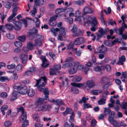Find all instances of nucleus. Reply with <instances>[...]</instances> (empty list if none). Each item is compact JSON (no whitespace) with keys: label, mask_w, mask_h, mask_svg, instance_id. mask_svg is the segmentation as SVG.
I'll return each mask as SVG.
<instances>
[{"label":"nucleus","mask_w":127,"mask_h":127,"mask_svg":"<svg viewBox=\"0 0 127 127\" xmlns=\"http://www.w3.org/2000/svg\"><path fill=\"white\" fill-rule=\"evenodd\" d=\"M91 25L92 26H95L97 24L96 20L95 17H94L92 21Z\"/></svg>","instance_id":"nucleus-40"},{"label":"nucleus","mask_w":127,"mask_h":127,"mask_svg":"<svg viewBox=\"0 0 127 127\" xmlns=\"http://www.w3.org/2000/svg\"><path fill=\"white\" fill-rule=\"evenodd\" d=\"M121 108L122 109L127 110V103L125 102L123 103L121 105Z\"/></svg>","instance_id":"nucleus-44"},{"label":"nucleus","mask_w":127,"mask_h":127,"mask_svg":"<svg viewBox=\"0 0 127 127\" xmlns=\"http://www.w3.org/2000/svg\"><path fill=\"white\" fill-rule=\"evenodd\" d=\"M15 46L18 48L21 47L22 45V44L21 42L19 41H16L14 42Z\"/></svg>","instance_id":"nucleus-35"},{"label":"nucleus","mask_w":127,"mask_h":127,"mask_svg":"<svg viewBox=\"0 0 127 127\" xmlns=\"http://www.w3.org/2000/svg\"><path fill=\"white\" fill-rule=\"evenodd\" d=\"M82 77L80 76H77L74 78L72 81L74 82H78L80 81L82 79Z\"/></svg>","instance_id":"nucleus-28"},{"label":"nucleus","mask_w":127,"mask_h":127,"mask_svg":"<svg viewBox=\"0 0 127 127\" xmlns=\"http://www.w3.org/2000/svg\"><path fill=\"white\" fill-rule=\"evenodd\" d=\"M16 65L14 64H9L7 65V68L10 69H13L15 67Z\"/></svg>","instance_id":"nucleus-52"},{"label":"nucleus","mask_w":127,"mask_h":127,"mask_svg":"<svg viewBox=\"0 0 127 127\" xmlns=\"http://www.w3.org/2000/svg\"><path fill=\"white\" fill-rule=\"evenodd\" d=\"M84 11L85 12L83 14V16L87 14L92 13L93 12L91 9L88 7H84Z\"/></svg>","instance_id":"nucleus-13"},{"label":"nucleus","mask_w":127,"mask_h":127,"mask_svg":"<svg viewBox=\"0 0 127 127\" xmlns=\"http://www.w3.org/2000/svg\"><path fill=\"white\" fill-rule=\"evenodd\" d=\"M71 91L73 93L75 94H77L79 92L78 89L74 87H72L71 89Z\"/></svg>","instance_id":"nucleus-45"},{"label":"nucleus","mask_w":127,"mask_h":127,"mask_svg":"<svg viewBox=\"0 0 127 127\" xmlns=\"http://www.w3.org/2000/svg\"><path fill=\"white\" fill-rule=\"evenodd\" d=\"M14 88L15 89L17 90L18 93L22 95H25L28 93V89L26 86H14Z\"/></svg>","instance_id":"nucleus-6"},{"label":"nucleus","mask_w":127,"mask_h":127,"mask_svg":"<svg viewBox=\"0 0 127 127\" xmlns=\"http://www.w3.org/2000/svg\"><path fill=\"white\" fill-rule=\"evenodd\" d=\"M73 113V112L71 109L67 107L65 111L63 112L62 113L63 115L65 116L68 114H71Z\"/></svg>","instance_id":"nucleus-17"},{"label":"nucleus","mask_w":127,"mask_h":127,"mask_svg":"<svg viewBox=\"0 0 127 127\" xmlns=\"http://www.w3.org/2000/svg\"><path fill=\"white\" fill-rule=\"evenodd\" d=\"M26 36L23 35L19 37H18V39L22 42H24L26 40Z\"/></svg>","instance_id":"nucleus-41"},{"label":"nucleus","mask_w":127,"mask_h":127,"mask_svg":"<svg viewBox=\"0 0 127 127\" xmlns=\"http://www.w3.org/2000/svg\"><path fill=\"white\" fill-rule=\"evenodd\" d=\"M32 117L35 121L38 122H39L40 121V120L39 118V117L36 114L33 115L32 116Z\"/></svg>","instance_id":"nucleus-55"},{"label":"nucleus","mask_w":127,"mask_h":127,"mask_svg":"<svg viewBox=\"0 0 127 127\" xmlns=\"http://www.w3.org/2000/svg\"><path fill=\"white\" fill-rule=\"evenodd\" d=\"M47 78L45 76L41 77L38 80H36L37 83L35 87L38 85L37 89L41 88L44 87L45 85L46 84Z\"/></svg>","instance_id":"nucleus-3"},{"label":"nucleus","mask_w":127,"mask_h":127,"mask_svg":"<svg viewBox=\"0 0 127 127\" xmlns=\"http://www.w3.org/2000/svg\"><path fill=\"white\" fill-rule=\"evenodd\" d=\"M84 108V109H85V108H92V106L89 103H84L83 104Z\"/></svg>","instance_id":"nucleus-49"},{"label":"nucleus","mask_w":127,"mask_h":127,"mask_svg":"<svg viewBox=\"0 0 127 127\" xmlns=\"http://www.w3.org/2000/svg\"><path fill=\"white\" fill-rule=\"evenodd\" d=\"M72 86L76 87L79 88L83 86V84L81 83H71Z\"/></svg>","instance_id":"nucleus-24"},{"label":"nucleus","mask_w":127,"mask_h":127,"mask_svg":"<svg viewBox=\"0 0 127 127\" xmlns=\"http://www.w3.org/2000/svg\"><path fill=\"white\" fill-rule=\"evenodd\" d=\"M37 32V29H32L30 30L27 33V36L31 39H33L34 38H38L35 40L34 44L37 47H40L42 45V42L41 39L43 37L42 35H39L38 34H36Z\"/></svg>","instance_id":"nucleus-1"},{"label":"nucleus","mask_w":127,"mask_h":127,"mask_svg":"<svg viewBox=\"0 0 127 127\" xmlns=\"http://www.w3.org/2000/svg\"><path fill=\"white\" fill-rule=\"evenodd\" d=\"M64 10L62 8H61L57 9L55 11V13H56L58 14L64 11Z\"/></svg>","instance_id":"nucleus-51"},{"label":"nucleus","mask_w":127,"mask_h":127,"mask_svg":"<svg viewBox=\"0 0 127 127\" xmlns=\"http://www.w3.org/2000/svg\"><path fill=\"white\" fill-rule=\"evenodd\" d=\"M8 106L7 105H4L2 106L0 108V110L3 115H4L5 113L4 111L7 108Z\"/></svg>","instance_id":"nucleus-32"},{"label":"nucleus","mask_w":127,"mask_h":127,"mask_svg":"<svg viewBox=\"0 0 127 127\" xmlns=\"http://www.w3.org/2000/svg\"><path fill=\"white\" fill-rule=\"evenodd\" d=\"M36 21L35 22V24L37 27L39 28V27L40 22L39 20L37 18H36Z\"/></svg>","instance_id":"nucleus-63"},{"label":"nucleus","mask_w":127,"mask_h":127,"mask_svg":"<svg viewBox=\"0 0 127 127\" xmlns=\"http://www.w3.org/2000/svg\"><path fill=\"white\" fill-rule=\"evenodd\" d=\"M86 86L84 87V89L87 90H90V89L93 88L95 85L94 82L91 80L87 81L86 82Z\"/></svg>","instance_id":"nucleus-9"},{"label":"nucleus","mask_w":127,"mask_h":127,"mask_svg":"<svg viewBox=\"0 0 127 127\" xmlns=\"http://www.w3.org/2000/svg\"><path fill=\"white\" fill-rule=\"evenodd\" d=\"M104 113L105 115H108L111 112V111L109 108H104Z\"/></svg>","instance_id":"nucleus-33"},{"label":"nucleus","mask_w":127,"mask_h":127,"mask_svg":"<svg viewBox=\"0 0 127 127\" xmlns=\"http://www.w3.org/2000/svg\"><path fill=\"white\" fill-rule=\"evenodd\" d=\"M111 124L114 126L115 127H117L119 126L118 122L116 121H113Z\"/></svg>","instance_id":"nucleus-60"},{"label":"nucleus","mask_w":127,"mask_h":127,"mask_svg":"<svg viewBox=\"0 0 127 127\" xmlns=\"http://www.w3.org/2000/svg\"><path fill=\"white\" fill-rule=\"evenodd\" d=\"M127 27V25L125 24L124 21H123L122 24V26L120 28V30L122 32L124 31L125 28Z\"/></svg>","instance_id":"nucleus-37"},{"label":"nucleus","mask_w":127,"mask_h":127,"mask_svg":"<svg viewBox=\"0 0 127 127\" xmlns=\"http://www.w3.org/2000/svg\"><path fill=\"white\" fill-rule=\"evenodd\" d=\"M6 36L7 38L10 39H13L14 37V35L11 34L10 33H7L6 34Z\"/></svg>","instance_id":"nucleus-47"},{"label":"nucleus","mask_w":127,"mask_h":127,"mask_svg":"<svg viewBox=\"0 0 127 127\" xmlns=\"http://www.w3.org/2000/svg\"><path fill=\"white\" fill-rule=\"evenodd\" d=\"M71 126L70 125H69L67 122H65L64 125V127H74V125L73 123H71Z\"/></svg>","instance_id":"nucleus-53"},{"label":"nucleus","mask_w":127,"mask_h":127,"mask_svg":"<svg viewBox=\"0 0 127 127\" xmlns=\"http://www.w3.org/2000/svg\"><path fill=\"white\" fill-rule=\"evenodd\" d=\"M17 5L18 4L16 3H15L12 5V6L13 7L12 13L7 19V20L9 22L12 21L13 20V18L17 15V12L18 9Z\"/></svg>","instance_id":"nucleus-5"},{"label":"nucleus","mask_w":127,"mask_h":127,"mask_svg":"<svg viewBox=\"0 0 127 127\" xmlns=\"http://www.w3.org/2000/svg\"><path fill=\"white\" fill-rule=\"evenodd\" d=\"M71 31L72 32L74 33L72 34V36L74 37H77L83 35L82 31L80 29L78 30L77 25L75 24H73Z\"/></svg>","instance_id":"nucleus-4"},{"label":"nucleus","mask_w":127,"mask_h":127,"mask_svg":"<svg viewBox=\"0 0 127 127\" xmlns=\"http://www.w3.org/2000/svg\"><path fill=\"white\" fill-rule=\"evenodd\" d=\"M59 32L60 34H62L64 36H65L66 35L65 29L63 27H61L59 29Z\"/></svg>","instance_id":"nucleus-22"},{"label":"nucleus","mask_w":127,"mask_h":127,"mask_svg":"<svg viewBox=\"0 0 127 127\" xmlns=\"http://www.w3.org/2000/svg\"><path fill=\"white\" fill-rule=\"evenodd\" d=\"M84 2V0H78L77 1H74L73 3L75 4H77L78 5H82Z\"/></svg>","instance_id":"nucleus-30"},{"label":"nucleus","mask_w":127,"mask_h":127,"mask_svg":"<svg viewBox=\"0 0 127 127\" xmlns=\"http://www.w3.org/2000/svg\"><path fill=\"white\" fill-rule=\"evenodd\" d=\"M34 2L35 5H34L40 6L43 4L44 1V0H34Z\"/></svg>","instance_id":"nucleus-14"},{"label":"nucleus","mask_w":127,"mask_h":127,"mask_svg":"<svg viewBox=\"0 0 127 127\" xmlns=\"http://www.w3.org/2000/svg\"><path fill=\"white\" fill-rule=\"evenodd\" d=\"M28 95L30 97H32L35 94V92L32 89H30L28 92Z\"/></svg>","instance_id":"nucleus-19"},{"label":"nucleus","mask_w":127,"mask_h":127,"mask_svg":"<svg viewBox=\"0 0 127 127\" xmlns=\"http://www.w3.org/2000/svg\"><path fill=\"white\" fill-rule=\"evenodd\" d=\"M74 114L73 113H72L71 115L70 116V119L69 120V122L71 123H72L74 120Z\"/></svg>","instance_id":"nucleus-56"},{"label":"nucleus","mask_w":127,"mask_h":127,"mask_svg":"<svg viewBox=\"0 0 127 127\" xmlns=\"http://www.w3.org/2000/svg\"><path fill=\"white\" fill-rule=\"evenodd\" d=\"M49 25L52 26H55L57 25V22L56 21L50 20L49 22Z\"/></svg>","instance_id":"nucleus-42"},{"label":"nucleus","mask_w":127,"mask_h":127,"mask_svg":"<svg viewBox=\"0 0 127 127\" xmlns=\"http://www.w3.org/2000/svg\"><path fill=\"white\" fill-rule=\"evenodd\" d=\"M22 63L23 64H26L28 61V56L27 54L22 53L20 56Z\"/></svg>","instance_id":"nucleus-10"},{"label":"nucleus","mask_w":127,"mask_h":127,"mask_svg":"<svg viewBox=\"0 0 127 127\" xmlns=\"http://www.w3.org/2000/svg\"><path fill=\"white\" fill-rule=\"evenodd\" d=\"M34 46H35L34 44H33L31 42H29L27 45V46L29 49L31 50H32L34 49Z\"/></svg>","instance_id":"nucleus-36"},{"label":"nucleus","mask_w":127,"mask_h":127,"mask_svg":"<svg viewBox=\"0 0 127 127\" xmlns=\"http://www.w3.org/2000/svg\"><path fill=\"white\" fill-rule=\"evenodd\" d=\"M105 68L108 71H110L111 69V67L109 64H107L105 67Z\"/></svg>","instance_id":"nucleus-62"},{"label":"nucleus","mask_w":127,"mask_h":127,"mask_svg":"<svg viewBox=\"0 0 127 127\" xmlns=\"http://www.w3.org/2000/svg\"><path fill=\"white\" fill-rule=\"evenodd\" d=\"M73 64V62L70 63H66L64 64L62 66V68H67L72 65Z\"/></svg>","instance_id":"nucleus-34"},{"label":"nucleus","mask_w":127,"mask_h":127,"mask_svg":"<svg viewBox=\"0 0 127 127\" xmlns=\"http://www.w3.org/2000/svg\"><path fill=\"white\" fill-rule=\"evenodd\" d=\"M106 100L103 98H102L98 101V104L99 105L104 104L105 103Z\"/></svg>","instance_id":"nucleus-29"},{"label":"nucleus","mask_w":127,"mask_h":127,"mask_svg":"<svg viewBox=\"0 0 127 127\" xmlns=\"http://www.w3.org/2000/svg\"><path fill=\"white\" fill-rule=\"evenodd\" d=\"M80 11H77L75 13V15L76 17H77V18H76L75 19V21L76 20H79V21H80V20H79L78 19L80 18V19L81 18H83V19H85L82 16H80Z\"/></svg>","instance_id":"nucleus-23"},{"label":"nucleus","mask_w":127,"mask_h":127,"mask_svg":"<svg viewBox=\"0 0 127 127\" xmlns=\"http://www.w3.org/2000/svg\"><path fill=\"white\" fill-rule=\"evenodd\" d=\"M99 32L101 34L103 35L106 34L107 31L105 29H103L102 28H101L100 30L99 31Z\"/></svg>","instance_id":"nucleus-46"},{"label":"nucleus","mask_w":127,"mask_h":127,"mask_svg":"<svg viewBox=\"0 0 127 127\" xmlns=\"http://www.w3.org/2000/svg\"><path fill=\"white\" fill-rule=\"evenodd\" d=\"M2 2H4L3 4L4 5L6 8L9 9L10 8L11 5V4L10 2L7 1H6L4 2L3 1Z\"/></svg>","instance_id":"nucleus-27"},{"label":"nucleus","mask_w":127,"mask_h":127,"mask_svg":"<svg viewBox=\"0 0 127 127\" xmlns=\"http://www.w3.org/2000/svg\"><path fill=\"white\" fill-rule=\"evenodd\" d=\"M22 65L21 64H19L18 65H17L15 70L18 72H19L22 71Z\"/></svg>","instance_id":"nucleus-26"},{"label":"nucleus","mask_w":127,"mask_h":127,"mask_svg":"<svg viewBox=\"0 0 127 127\" xmlns=\"http://www.w3.org/2000/svg\"><path fill=\"white\" fill-rule=\"evenodd\" d=\"M9 80L7 76H0V81L1 82H3L6 80L9 81Z\"/></svg>","instance_id":"nucleus-31"},{"label":"nucleus","mask_w":127,"mask_h":127,"mask_svg":"<svg viewBox=\"0 0 127 127\" xmlns=\"http://www.w3.org/2000/svg\"><path fill=\"white\" fill-rule=\"evenodd\" d=\"M17 109V113H18L20 111H21L22 113L20 117V121L23 122V121L26 120L22 124L21 127H25L29 125L28 121L26 120L27 118L26 113L24 112V109L23 107H20Z\"/></svg>","instance_id":"nucleus-2"},{"label":"nucleus","mask_w":127,"mask_h":127,"mask_svg":"<svg viewBox=\"0 0 127 127\" xmlns=\"http://www.w3.org/2000/svg\"><path fill=\"white\" fill-rule=\"evenodd\" d=\"M36 107L35 109L37 111L43 110V105H35Z\"/></svg>","instance_id":"nucleus-21"},{"label":"nucleus","mask_w":127,"mask_h":127,"mask_svg":"<svg viewBox=\"0 0 127 127\" xmlns=\"http://www.w3.org/2000/svg\"><path fill=\"white\" fill-rule=\"evenodd\" d=\"M97 122L95 120H93L91 122V127H95L96 126Z\"/></svg>","instance_id":"nucleus-50"},{"label":"nucleus","mask_w":127,"mask_h":127,"mask_svg":"<svg viewBox=\"0 0 127 127\" xmlns=\"http://www.w3.org/2000/svg\"><path fill=\"white\" fill-rule=\"evenodd\" d=\"M87 21L85 22V24H90L93 19L92 18L89 16H86Z\"/></svg>","instance_id":"nucleus-25"},{"label":"nucleus","mask_w":127,"mask_h":127,"mask_svg":"<svg viewBox=\"0 0 127 127\" xmlns=\"http://www.w3.org/2000/svg\"><path fill=\"white\" fill-rule=\"evenodd\" d=\"M37 7L36 5L34 6L33 10L31 11L33 16H35V14L37 11Z\"/></svg>","instance_id":"nucleus-38"},{"label":"nucleus","mask_w":127,"mask_h":127,"mask_svg":"<svg viewBox=\"0 0 127 127\" xmlns=\"http://www.w3.org/2000/svg\"><path fill=\"white\" fill-rule=\"evenodd\" d=\"M51 31L53 33V35L55 36H56L58 34L57 32L59 31V28H56L55 29L53 27L51 28Z\"/></svg>","instance_id":"nucleus-20"},{"label":"nucleus","mask_w":127,"mask_h":127,"mask_svg":"<svg viewBox=\"0 0 127 127\" xmlns=\"http://www.w3.org/2000/svg\"><path fill=\"white\" fill-rule=\"evenodd\" d=\"M43 110H48L51 107L50 105L48 104L43 105Z\"/></svg>","instance_id":"nucleus-48"},{"label":"nucleus","mask_w":127,"mask_h":127,"mask_svg":"<svg viewBox=\"0 0 127 127\" xmlns=\"http://www.w3.org/2000/svg\"><path fill=\"white\" fill-rule=\"evenodd\" d=\"M53 68L55 70H59L61 68V66L59 64L54 65L53 66Z\"/></svg>","instance_id":"nucleus-43"},{"label":"nucleus","mask_w":127,"mask_h":127,"mask_svg":"<svg viewBox=\"0 0 127 127\" xmlns=\"http://www.w3.org/2000/svg\"><path fill=\"white\" fill-rule=\"evenodd\" d=\"M18 91H14L13 92L12 95L10 98V101H12L17 98V95L18 94Z\"/></svg>","instance_id":"nucleus-15"},{"label":"nucleus","mask_w":127,"mask_h":127,"mask_svg":"<svg viewBox=\"0 0 127 127\" xmlns=\"http://www.w3.org/2000/svg\"><path fill=\"white\" fill-rule=\"evenodd\" d=\"M84 41V39L80 37L76 38L74 40V44L75 45H79L82 43Z\"/></svg>","instance_id":"nucleus-11"},{"label":"nucleus","mask_w":127,"mask_h":127,"mask_svg":"<svg viewBox=\"0 0 127 127\" xmlns=\"http://www.w3.org/2000/svg\"><path fill=\"white\" fill-rule=\"evenodd\" d=\"M74 46L73 44L71 43H70L67 46V49L70 50L72 49Z\"/></svg>","instance_id":"nucleus-54"},{"label":"nucleus","mask_w":127,"mask_h":127,"mask_svg":"<svg viewBox=\"0 0 127 127\" xmlns=\"http://www.w3.org/2000/svg\"><path fill=\"white\" fill-rule=\"evenodd\" d=\"M102 67H103L102 66L100 67L97 66L94 67V69L96 71H101L102 69Z\"/></svg>","instance_id":"nucleus-57"},{"label":"nucleus","mask_w":127,"mask_h":127,"mask_svg":"<svg viewBox=\"0 0 127 127\" xmlns=\"http://www.w3.org/2000/svg\"><path fill=\"white\" fill-rule=\"evenodd\" d=\"M44 99L42 98H38L35 102V105H42L44 101Z\"/></svg>","instance_id":"nucleus-18"},{"label":"nucleus","mask_w":127,"mask_h":127,"mask_svg":"<svg viewBox=\"0 0 127 127\" xmlns=\"http://www.w3.org/2000/svg\"><path fill=\"white\" fill-rule=\"evenodd\" d=\"M88 98H86L85 97H83L82 99H80L79 101V102L80 103H81L83 102L84 103H85L86 102V100H88Z\"/></svg>","instance_id":"nucleus-39"},{"label":"nucleus","mask_w":127,"mask_h":127,"mask_svg":"<svg viewBox=\"0 0 127 127\" xmlns=\"http://www.w3.org/2000/svg\"><path fill=\"white\" fill-rule=\"evenodd\" d=\"M99 52L101 53H103L106 52L107 50V47L104 46L103 45H102L99 47Z\"/></svg>","instance_id":"nucleus-16"},{"label":"nucleus","mask_w":127,"mask_h":127,"mask_svg":"<svg viewBox=\"0 0 127 127\" xmlns=\"http://www.w3.org/2000/svg\"><path fill=\"white\" fill-rule=\"evenodd\" d=\"M49 101L51 102H53L54 104L59 106H60L64 104L62 100L60 99H57L55 100V99H53L52 100H50Z\"/></svg>","instance_id":"nucleus-12"},{"label":"nucleus","mask_w":127,"mask_h":127,"mask_svg":"<svg viewBox=\"0 0 127 127\" xmlns=\"http://www.w3.org/2000/svg\"><path fill=\"white\" fill-rule=\"evenodd\" d=\"M5 27L7 29L9 30H13V26L10 24H6L5 25Z\"/></svg>","instance_id":"nucleus-58"},{"label":"nucleus","mask_w":127,"mask_h":127,"mask_svg":"<svg viewBox=\"0 0 127 127\" xmlns=\"http://www.w3.org/2000/svg\"><path fill=\"white\" fill-rule=\"evenodd\" d=\"M38 90L39 91L42 92L45 95V99L49 100L48 95H49V91L48 90V89L47 88H45L44 87L43 88H39L38 89Z\"/></svg>","instance_id":"nucleus-8"},{"label":"nucleus","mask_w":127,"mask_h":127,"mask_svg":"<svg viewBox=\"0 0 127 127\" xmlns=\"http://www.w3.org/2000/svg\"><path fill=\"white\" fill-rule=\"evenodd\" d=\"M48 62H43L42 65V66L45 68L47 67L49 65Z\"/></svg>","instance_id":"nucleus-64"},{"label":"nucleus","mask_w":127,"mask_h":127,"mask_svg":"<svg viewBox=\"0 0 127 127\" xmlns=\"http://www.w3.org/2000/svg\"><path fill=\"white\" fill-rule=\"evenodd\" d=\"M58 17V15H56L53 16L50 18V20L56 21V20L57 18Z\"/></svg>","instance_id":"nucleus-61"},{"label":"nucleus","mask_w":127,"mask_h":127,"mask_svg":"<svg viewBox=\"0 0 127 127\" xmlns=\"http://www.w3.org/2000/svg\"><path fill=\"white\" fill-rule=\"evenodd\" d=\"M11 124L10 121H7L4 123V125L5 127H9L11 125Z\"/></svg>","instance_id":"nucleus-59"},{"label":"nucleus","mask_w":127,"mask_h":127,"mask_svg":"<svg viewBox=\"0 0 127 127\" xmlns=\"http://www.w3.org/2000/svg\"><path fill=\"white\" fill-rule=\"evenodd\" d=\"M78 64V62H73V64L70 67L69 71L70 74H73L76 72L77 71V66Z\"/></svg>","instance_id":"nucleus-7"}]
</instances>
